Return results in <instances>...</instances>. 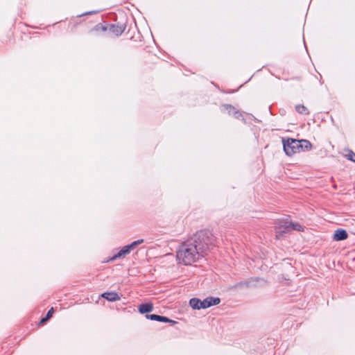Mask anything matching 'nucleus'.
I'll return each instance as SVG.
<instances>
[{
  "label": "nucleus",
  "instance_id": "18",
  "mask_svg": "<svg viewBox=\"0 0 355 355\" xmlns=\"http://www.w3.org/2000/svg\"><path fill=\"white\" fill-rule=\"evenodd\" d=\"M225 107L227 109H230V110L234 109V107L230 105H227Z\"/></svg>",
  "mask_w": 355,
  "mask_h": 355
},
{
  "label": "nucleus",
  "instance_id": "2",
  "mask_svg": "<svg viewBox=\"0 0 355 355\" xmlns=\"http://www.w3.org/2000/svg\"><path fill=\"white\" fill-rule=\"evenodd\" d=\"M190 239L193 240L194 245L204 256L208 254L215 242V237L213 234L206 230L199 231L194 235L193 238Z\"/></svg>",
  "mask_w": 355,
  "mask_h": 355
},
{
  "label": "nucleus",
  "instance_id": "1",
  "mask_svg": "<svg viewBox=\"0 0 355 355\" xmlns=\"http://www.w3.org/2000/svg\"><path fill=\"white\" fill-rule=\"evenodd\" d=\"M204 254L198 250L193 240L188 239L178 248L176 253L177 261L179 263L190 266L204 257Z\"/></svg>",
  "mask_w": 355,
  "mask_h": 355
},
{
  "label": "nucleus",
  "instance_id": "16",
  "mask_svg": "<svg viewBox=\"0 0 355 355\" xmlns=\"http://www.w3.org/2000/svg\"><path fill=\"white\" fill-rule=\"evenodd\" d=\"M349 159L353 162H355V153L352 150L349 152Z\"/></svg>",
  "mask_w": 355,
  "mask_h": 355
},
{
  "label": "nucleus",
  "instance_id": "4",
  "mask_svg": "<svg viewBox=\"0 0 355 355\" xmlns=\"http://www.w3.org/2000/svg\"><path fill=\"white\" fill-rule=\"evenodd\" d=\"M283 146L284 150L288 155H293L302 152V147L297 139H288L286 141H283Z\"/></svg>",
  "mask_w": 355,
  "mask_h": 355
},
{
  "label": "nucleus",
  "instance_id": "9",
  "mask_svg": "<svg viewBox=\"0 0 355 355\" xmlns=\"http://www.w3.org/2000/svg\"><path fill=\"white\" fill-rule=\"evenodd\" d=\"M146 318L148 319H150L152 320H157L159 322L175 323V322L174 320H170L169 318H168L166 317L156 315V314L147 315Z\"/></svg>",
  "mask_w": 355,
  "mask_h": 355
},
{
  "label": "nucleus",
  "instance_id": "10",
  "mask_svg": "<svg viewBox=\"0 0 355 355\" xmlns=\"http://www.w3.org/2000/svg\"><path fill=\"white\" fill-rule=\"evenodd\" d=\"M138 310L141 313H150L153 310V304L152 303L142 304L139 306Z\"/></svg>",
  "mask_w": 355,
  "mask_h": 355
},
{
  "label": "nucleus",
  "instance_id": "17",
  "mask_svg": "<svg viewBox=\"0 0 355 355\" xmlns=\"http://www.w3.org/2000/svg\"><path fill=\"white\" fill-rule=\"evenodd\" d=\"M69 26H70L71 28H74V27L76 26V24H75V23H70V24H69Z\"/></svg>",
  "mask_w": 355,
  "mask_h": 355
},
{
  "label": "nucleus",
  "instance_id": "13",
  "mask_svg": "<svg viewBox=\"0 0 355 355\" xmlns=\"http://www.w3.org/2000/svg\"><path fill=\"white\" fill-rule=\"evenodd\" d=\"M53 313H54V309L53 307H51L47 312L46 315L44 318L41 319V320L40 322V324H44L46 322H47L53 316Z\"/></svg>",
  "mask_w": 355,
  "mask_h": 355
},
{
  "label": "nucleus",
  "instance_id": "5",
  "mask_svg": "<svg viewBox=\"0 0 355 355\" xmlns=\"http://www.w3.org/2000/svg\"><path fill=\"white\" fill-rule=\"evenodd\" d=\"M144 239H139L132 242L131 244L123 246L121 250L110 259V261H114L117 259L125 257L131 250H134L138 245L141 244Z\"/></svg>",
  "mask_w": 355,
  "mask_h": 355
},
{
  "label": "nucleus",
  "instance_id": "12",
  "mask_svg": "<svg viewBox=\"0 0 355 355\" xmlns=\"http://www.w3.org/2000/svg\"><path fill=\"white\" fill-rule=\"evenodd\" d=\"M300 145L302 147V152L304 150H309L312 148V144L308 140H299Z\"/></svg>",
  "mask_w": 355,
  "mask_h": 355
},
{
  "label": "nucleus",
  "instance_id": "8",
  "mask_svg": "<svg viewBox=\"0 0 355 355\" xmlns=\"http://www.w3.org/2000/svg\"><path fill=\"white\" fill-rule=\"evenodd\" d=\"M220 302V300L218 297H207L203 300L204 309H207L214 305H217Z\"/></svg>",
  "mask_w": 355,
  "mask_h": 355
},
{
  "label": "nucleus",
  "instance_id": "7",
  "mask_svg": "<svg viewBox=\"0 0 355 355\" xmlns=\"http://www.w3.org/2000/svg\"><path fill=\"white\" fill-rule=\"evenodd\" d=\"M101 297L110 302L118 301L121 299L116 292H105L101 295Z\"/></svg>",
  "mask_w": 355,
  "mask_h": 355
},
{
  "label": "nucleus",
  "instance_id": "15",
  "mask_svg": "<svg viewBox=\"0 0 355 355\" xmlns=\"http://www.w3.org/2000/svg\"><path fill=\"white\" fill-rule=\"evenodd\" d=\"M295 110L300 114H309L308 108L303 105H296Z\"/></svg>",
  "mask_w": 355,
  "mask_h": 355
},
{
  "label": "nucleus",
  "instance_id": "11",
  "mask_svg": "<svg viewBox=\"0 0 355 355\" xmlns=\"http://www.w3.org/2000/svg\"><path fill=\"white\" fill-rule=\"evenodd\" d=\"M189 304L193 309H204L203 301H201L198 298L191 299L189 301Z\"/></svg>",
  "mask_w": 355,
  "mask_h": 355
},
{
  "label": "nucleus",
  "instance_id": "3",
  "mask_svg": "<svg viewBox=\"0 0 355 355\" xmlns=\"http://www.w3.org/2000/svg\"><path fill=\"white\" fill-rule=\"evenodd\" d=\"M125 28V26L122 24H112L109 27H106L101 24H98L94 27L92 31L98 33L108 30L112 35L119 36L124 32Z\"/></svg>",
  "mask_w": 355,
  "mask_h": 355
},
{
  "label": "nucleus",
  "instance_id": "6",
  "mask_svg": "<svg viewBox=\"0 0 355 355\" xmlns=\"http://www.w3.org/2000/svg\"><path fill=\"white\" fill-rule=\"evenodd\" d=\"M348 237L347 232L343 229H338L335 231L334 234V240L335 241H343L347 239Z\"/></svg>",
  "mask_w": 355,
  "mask_h": 355
},
{
  "label": "nucleus",
  "instance_id": "14",
  "mask_svg": "<svg viewBox=\"0 0 355 355\" xmlns=\"http://www.w3.org/2000/svg\"><path fill=\"white\" fill-rule=\"evenodd\" d=\"M289 227H291L293 230H297L299 232L304 231V227L297 223H291L289 226L286 227V229L288 230Z\"/></svg>",
  "mask_w": 355,
  "mask_h": 355
}]
</instances>
